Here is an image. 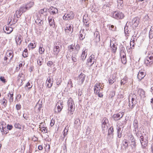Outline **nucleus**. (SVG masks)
Segmentation results:
<instances>
[{"label":"nucleus","instance_id":"1","mask_svg":"<svg viewBox=\"0 0 153 153\" xmlns=\"http://www.w3.org/2000/svg\"><path fill=\"white\" fill-rule=\"evenodd\" d=\"M68 114L71 116L73 114L74 111L75 104L73 99L70 98L68 102Z\"/></svg>","mask_w":153,"mask_h":153},{"label":"nucleus","instance_id":"2","mask_svg":"<svg viewBox=\"0 0 153 153\" xmlns=\"http://www.w3.org/2000/svg\"><path fill=\"white\" fill-rule=\"evenodd\" d=\"M136 95L134 94H131L130 95L128 105L129 108V109L131 110L135 106L137 103V101L135 100V98L136 99Z\"/></svg>","mask_w":153,"mask_h":153},{"label":"nucleus","instance_id":"3","mask_svg":"<svg viewBox=\"0 0 153 153\" xmlns=\"http://www.w3.org/2000/svg\"><path fill=\"white\" fill-rule=\"evenodd\" d=\"M74 13L72 11H70L65 13L63 17V19L65 20H69L72 19L74 17Z\"/></svg>","mask_w":153,"mask_h":153},{"label":"nucleus","instance_id":"4","mask_svg":"<svg viewBox=\"0 0 153 153\" xmlns=\"http://www.w3.org/2000/svg\"><path fill=\"white\" fill-rule=\"evenodd\" d=\"M96 61L94 56L92 54L88 59L86 65L89 67H91Z\"/></svg>","mask_w":153,"mask_h":153},{"label":"nucleus","instance_id":"5","mask_svg":"<svg viewBox=\"0 0 153 153\" xmlns=\"http://www.w3.org/2000/svg\"><path fill=\"white\" fill-rule=\"evenodd\" d=\"M113 16L116 19H122L123 18L124 15L121 12L115 11L113 13Z\"/></svg>","mask_w":153,"mask_h":153},{"label":"nucleus","instance_id":"6","mask_svg":"<svg viewBox=\"0 0 153 153\" xmlns=\"http://www.w3.org/2000/svg\"><path fill=\"white\" fill-rule=\"evenodd\" d=\"M85 77V75L82 74L81 73L77 77V82L78 84L79 85H81L83 83Z\"/></svg>","mask_w":153,"mask_h":153},{"label":"nucleus","instance_id":"7","mask_svg":"<svg viewBox=\"0 0 153 153\" xmlns=\"http://www.w3.org/2000/svg\"><path fill=\"white\" fill-rule=\"evenodd\" d=\"M73 27L72 25L70 24H67L66 25L65 30L66 34L71 33L73 32Z\"/></svg>","mask_w":153,"mask_h":153},{"label":"nucleus","instance_id":"8","mask_svg":"<svg viewBox=\"0 0 153 153\" xmlns=\"http://www.w3.org/2000/svg\"><path fill=\"white\" fill-rule=\"evenodd\" d=\"M153 57L150 56L147 57L145 61V63L147 66H151L153 63Z\"/></svg>","mask_w":153,"mask_h":153},{"label":"nucleus","instance_id":"9","mask_svg":"<svg viewBox=\"0 0 153 153\" xmlns=\"http://www.w3.org/2000/svg\"><path fill=\"white\" fill-rule=\"evenodd\" d=\"M59 42H58L57 43H56V45H55V46L53 48V52L54 53V54L56 55V56H57L59 53V52L60 49H61V46H59V45H58L57 43H58V45L59 44Z\"/></svg>","mask_w":153,"mask_h":153},{"label":"nucleus","instance_id":"10","mask_svg":"<svg viewBox=\"0 0 153 153\" xmlns=\"http://www.w3.org/2000/svg\"><path fill=\"white\" fill-rule=\"evenodd\" d=\"M124 114V113L123 112L122 113L119 112L117 114H114L113 116V118L114 120H120L121 118L122 117Z\"/></svg>","mask_w":153,"mask_h":153},{"label":"nucleus","instance_id":"11","mask_svg":"<svg viewBox=\"0 0 153 153\" xmlns=\"http://www.w3.org/2000/svg\"><path fill=\"white\" fill-rule=\"evenodd\" d=\"M133 126L134 128V131H135V133H136V135L137 136L138 133L139 134L140 132L138 131V124L137 120L135 119L134 120L133 123Z\"/></svg>","mask_w":153,"mask_h":153},{"label":"nucleus","instance_id":"12","mask_svg":"<svg viewBox=\"0 0 153 153\" xmlns=\"http://www.w3.org/2000/svg\"><path fill=\"white\" fill-rule=\"evenodd\" d=\"M140 141L142 147L144 149L146 148V146H147V144L148 143V141L145 139L144 140L143 138V136H141L140 137Z\"/></svg>","mask_w":153,"mask_h":153},{"label":"nucleus","instance_id":"13","mask_svg":"<svg viewBox=\"0 0 153 153\" xmlns=\"http://www.w3.org/2000/svg\"><path fill=\"white\" fill-rule=\"evenodd\" d=\"M87 50L85 48L83 49L82 54L80 56V60L83 61L85 59L87 55Z\"/></svg>","mask_w":153,"mask_h":153},{"label":"nucleus","instance_id":"14","mask_svg":"<svg viewBox=\"0 0 153 153\" xmlns=\"http://www.w3.org/2000/svg\"><path fill=\"white\" fill-rule=\"evenodd\" d=\"M63 103L61 101H59L56 104V106H57V112L55 111V112L57 113L60 112L62 110L63 106Z\"/></svg>","mask_w":153,"mask_h":153},{"label":"nucleus","instance_id":"15","mask_svg":"<svg viewBox=\"0 0 153 153\" xmlns=\"http://www.w3.org/2000/svg\"><path fill=\"white\" fill-rule=\"evenodd\" d=\"M48 21L50 26L53 27L55 26V23L53 17L51 16H49L48 18Z\"/></svg>","mask_w":153,"mask_h":153},{"label":"nucleus","instance_id":"16","mask_svg":"<svg viewBox=\"0 0 153 153\" xmlns=\"http://www.w3.org/2000/svg\"><path fill=\"white\" fill-rule=\"evenodd\" d=\"M146 74L145 73L142 71H140L137 75V78L139 81L142 80L146 76Z\"/></svg>","mask_w":153,"mask_h":153},{"label":"nucleus","instance_id":"17","mask_svg":"<svg viewBox=\"0 0 153 153\" xmlns=\"http://www.w3.org/2000/svg\"><path fill=\"white\" fill-rule=\"evenodd\" d=\"M43 124V126H42L41 125H39V128H40V131L42 132L43 133H46L48 132V131L47 130V128L45 127V123H44L42 122L40 123L41 124Z\"/></svg>","mask_w":153,"mask_h":153},{"label":"nucleus","instance_id":"18","mask_svg":"<svg viewBox=\"0 0 153 153\" xmlns=\"http://www.w3.org/2000/svg\"><path fill=\"white\" fill-rule=\"evenodd\" d=\"M102 88H101L100 84H98L96 83L94 87V92L95 94L98 93L101 91Z\"/></svg>","mask_w":153,"mask_h":153},{"label":"nucleus","instance_id":"19","mask_svg":"<svg viewBox=\"0 0 153 153\" xmlns=\"http://www.w3.org/2000/svg\"><path fill=\"white\" fill-rule=\"evenodd\" d=\"M53 81L51 80V78L50 76H48L46 84L47 86L49 88H51L52 85Z\"/></svg>","mask_w":153,"mask_h":153},{"label":"nucleus","instance_id":"20","mask_svg":"<svg viewBox=\"0 0 153 153\" xmlns=\"http://www.w3.org/2000/svg\"><path fill=\"white\" fill-rule=\"evenodd\" d=\"M0 102L2 108H4L6 107L7 105V101L5 98H4L2 99H1Z\"/></svg>","mask_w":153,"mask_h":153},{"label":"nucleus","instance_id":"21","mask_svg":"<svg viewBox=\"0 0 153 153\" xmlns=\"http://www.w3.org/2000/svg\"><path fill=\"white\" fill-rule=\"evenodd\" d=\"M138 94L141 98L145 97V91L142 89H139L138 90Z\"/></svg>","mask_w":153,"mask_h":153},{"label":"nucleus","instance_id":"22","mask_svg":"<svg viewBox=\"0 0 153 153\" xmlns=\"http://www.w3.org/2000/svg\"><path fill=\"white\" fill-rule=\"evenodd\" d=\"M139 19L138 18L135 17L133 19L132 23L135 27H137L139 23Z\"/></svg>","mask_w":153,"mask_h":153},{"label":"nucleus","instance_id":"23","mask_svg":"<svg viewBox=\"0 0 153 153\" xmlns=\"http://www.w3.org/2000/svg\"><path fill=\"white\" fill-rule=\"evenodd\" d=\"M85 33L84 32V30L82 29L80 31V34L79 38L80 40H83L85 38Z\"/></svg>","mask_w":153,"mask_h":153},{"label":"nucleus","instance_id":"24","mask_svg":"<svg viewBox=\"0 0 153 153\" xmlns=\"http://www.w3.org/2000/svg\"><path fill=\"white\" fill-rule=\"evenodd\" d=\"M7 57L10 58V60H11L13 57L14 53L12 51H9L7 52Z\"/></svg>","mask_w":153,"mask_h":153},{"label":"nucleus","instance_id":"25","mask_svg":"<svg viewBox=\"0 0 153 153\" xmlns=\"http://www.w3.org/2000/svg\"><path fill=\"white\" fill-rule=\"evenodd\" d=\"M13 93L12 92V93H9L7 95V97L9 100V102L10 103L13 101Z\"/></svg>","mask_w":153,"mask_h":153},{"label":"nucleus","instance_id":"26","mask_svg":"<svg viewBox=\"0 0 153 153\" xmlns=\"http://www.w3.org/2000/svg\"><path fill=\"white\" fill-rule=\"evenodd\" d=\"M110 46H111V52L114 54H115L117 49V46L114 44H113L112 46L111 42L110 43Z\"/></svg>","mask_w":153,"mask_h":153},{"label":"nucleus","instance_id":"27","mask_svg":"<svg viewBox=\"0 0 153 153\" xmlns=\"http://www.w3.org/2000/svg\"><path fill=\"white\" fill-rule=\"evenodd\" d=\"M58 13V10L56 8H54L53 7H51V10H50V13L51 14L54 15L56 13Z\"/></svg>","mask_w":153,"mask_h":153},{"label":"nucleus","instance_id":"28","mask_svg":"<svg viewBox=\"0 0 153 153\" xmlns=\"http://www.w3.org/2000/svg\"><path fill=\"white\" fill-rule=\"evenodd\" d=\"M5 28L6 30V32L5 33L7 34L10 33L13 30V29L11 27L5 26L4 27L3 29H4Z\"/></svg>","mask_w":153,"mask_h":153},{"label":"nucleus","instance_id":"29","mask_svg":"<svg viewBox=\"0 0 153 153\" xmlns=\"http://www.w3.org/2000/svg\"><path fill=\"white\" fill-rule=\"evenodd\" d=\"M22 38L21 36H19L18 38H16V41L17 45H20L21 44V42L22 40Z\"/></svg>","mask_w":153,"mask_h":153},{"label":"nucleus","instance_id":"30","mask_svg":"<svg viewBox=\"0 0 153 153\" xmlns=\"http://www.w3.org/2000/svg\"><path fill=\"white\" fill-rule=\"evenodd\" d=\"M125 48L123 45H121L120 47V55L126 54Z\"/></svg>","mask_w":153,"mask_h":153},{"label":"nucleus","instance_id":"31","mask_svg":"<svg viewBox=\"0 0 153 153\" xmlns=\"http://www.w3.org/2000/svg\"><path fill=\"white\" fill-rule=\"evenodd\" d=\"M35 23L39 25H42L43 24V21L40 19L39 17H37V19L35 20Z\"/></svg>","mask_w":153,"mask_h":153},{"label":"nucleus","instance_id":"32","mask_svg":"<svg viewBox=\"0 0 153 153\" xmlns=\"http://www.w3.org/2000/svg\"><path fill=\"white\" fill-rule=\"evenodd\" d=\"M78 53L76 52H73L72 59V60L74 62H76L77 61V56L76 55Z\"/></svg>","mask_w":153,"mask_h":153},{"label":"nucleus","instance_id":"33","mask_svg":"<svg viewBox=\"0 0 153 153\" xmlns=\"http://www.w3.org/2000/svg\"><path fill=\"white\" fill-rule=\"evenodd\" d=\"M117 7L119 9H122L123 6V1H122L117 0Z\"/></svg>","mask_w":153,"mask_h":153},{"label":"nucleus","instance_id":"34","mask_svg":"<svg viewBox=\"0 0 153 153\" xmlns=\"http://www.w3.org/2000/svg\"><path fill=\"white\" fill-rule=\"evenodd\" d=\"M120 56L121 57V60L122 63L123 64H126V54H123V55H120Z\"/></svg>","mask_w":153,"mask_h":153},{"label":"nucleus","instance_id":"35","mask_svg":"<svg viewBox=\"0 0 153 153\" xmlns=\"http://www.w3.org/2000/svg\"><path fill=\"white\" fill-rule=\"evenodd\" d=\"M127 80L128 77L126 76H125L124 78L121 81L120 83L121 85L125 84L127 82Z\"/></svg>","mask_w":153,"mask_h":153},{"label":"nucleus","instance_id":"36","mask_svg":"<svg viewBox=\"0 0 153 153\" xmlns=\"http://www.w3.org/2000/svg\"><path fill=\"white\" fill-rule=\"evenodd\" d=\"M22 13L20 11V10L19 9L16 11L15 14H14V16H15L16 14V16L17 18H19L22 15Z\"/></svg>","mask_w":153,"mask_h":153},{"label":"nucleus","instance_id":"37","mask_svg":"<svg viewBox=\"0 0 153 153\" xmlns=\"http://www.w3.org/2000/svg\"><path fill=\"white\" fill-rule=\"evenodd\" d=\"M117 137L119 138H120L121 137V133L120 132V131H121V128L119 126L117 127Z\"/></svg>","mask_w":153,"mask_h":153},{"label":"nucleus","instance_id":"38","mask_svg":"<svg viewBox=\"0 0 153 153\" xmlns=\"http://www.w3.org/2000/svg\"><path fill=\"white\" fill-rule=\"evenodd\" d=\"M102 131L104 133L106 131L108 128L107 124H102Z\"/></svg>","mask_w":153,"mask_h":153},{"label":"nucleus","instance_id":"39","mask_svg":"<svg viewBox=\"0 0 153 153\" xmlns=\"http://www.w3.org/2000/svg\"><path fill=\"white\" fill-rule=\"evenodd\" d=\"M19 9L22 13L25 12L27 10L25 5L22 6Z\"/></svg>","mask_w":153,"mask_h":153},{"label":"nucleus","instance_id":"40","mask_svg":"<svg viewBox=\"0 0 153 153\" xmlns=\"http://www.w3.org/2000/svg\"><path fill=\"white\" fill-rule=\"evenodd\" d=\"M96 36L94 39V41L96 42H99L100 40V35L99 33H96Z\"/></svg>","mask_w":153,"mask_h":153},{"label":"nucleus","instance_id":"41","mask_svg":"<svg viewBox=\"0 0 153 153\" xmlns=\"http://www.w3.org/2000/svg\"><path fill=\"white\" fill-rule=\"evenodd\" d=\"M74 50L73 52L78 53V51L80 49V46L79 44H77L74 47Z\"/></svg>","mask_w":153,"mask_h":153},{"label":"nucleus","instance_id":"42","mask_svg":"<svg viewBox=\"0 0 153 153\" xmlns=\"http://www.w3.org/2000/svg\"><path fill=\"white\" fill-rule=\"evenodd\" d=\"M83 22L84 23V24L85 25V27H89V23L88 22V20H87L86 19H84V18H83Z\"/></svg>","mask_w":153,"mask_h":153},{"label":"nucleus","instance_id":"43","mask_svg":"<svg viewBox=\"0 0 153 153\" xmlns=\"http://www.w3.org/2000/svg\"><path fill=\"white\" fill-rule=\"evenodd\" d=\"M34 4V3L33 2H30V3L27 4L25 6L28 10V9L32 7L33 5Z\"/></svg>","mask_w":153,"mask_h":153},{"label":"nucleus","instance_id":"44","mask_svg":"<svg viewBox=\"0 0 153 153\" xmlns=\"http://www.w3.org/2000/svg\"><path fill=\"white\" fill-rule=\"evenodd\" d=\"M108 122V119L106 118H104L102 121V124H107Z\"/></svg>","mask_w":153,"mask_h":153},{"label":"nucleus","instance_id":"45","mask_svg":"<svg viewBox=\"0 0 153 153\" xmlns=\"http://www.w3.org/2000/svg\"><path fill=\"white\" fill-rule=\"evenodd\" d=\"M45 49L42 47L40 46L39 48V53L41 54H43L44 53Z\"/></svg>","mask_w":153,"mask_h":153},{"label":"nucleus","instance_id":"46","mask_svg":"<svg viewBox=\"0 0 153 153\" xmlns=\"http://www.w3.org/2000/svg\"><path fill=\"white\" fill-rule=\"evenodd\" d=\"M36 46V45L35 44V43H31L29 44L28 45V47L30 48H31L32 49H33L35 48Z\"/></svg>","mask_w":153,"mask_h":153},{"label":"nucleus","instance_id":"47","mask_svg":"<svg viewBox=\"0 0 153 153\" xmlns=\"http://www.w3.org/2000/svg\"><path fill=\"white\" fill-rule=\"evenodd\" d=\"M114 131L113 127L112 126L108 130V135H110L111 134H112Z\"/></svg>","mask_w":153,"mask_h":153},{"label":"nucleus","instance_id":"48","mask_svg":"<svg viewBox=\"0 0 153 153\" xmlns=\"http://www.w3.org/2000/svg\"><path fill=\"white\" fill-rule=\"evenodd\" d=\"M14 126L15 128L18 129H21V125L18 123H16L14 125Z\"/></svg>","mask_w":153,"mask_h":153},{"label":"nucleus","instance_id":"49","mask_svg":"<svg viewBox=\"0 0 153 153\" xmlns=\"http://www.w3.org/2000/svg\"><path fill=\"white\" fill-rule=\"evenodd\" d=\"M123 143L125 148H126L128 147V143L126 140H124L123 142Z\"/></svg>","mask_w":153,"mask_h":153},{"label":"nucleus","instance_id":"50","mask_svg":"<svg viewBox=\"0 0 153 153\" xmlns=\"http://www.w3.org/2000/svg\"><path fill=\"white\" fill-rule=\"evenodd\" d=\"M114 76H113L112 77L108 79V81L109 83L111 84H112L114 82Z\"/></svg>","mask_w":153,"mask_h":153},{"label":"nucleus","instance_id":"51","mask_svg":"<svg viewBox=\"0 0 153 153\" xmlns=\"http://www.w3.org/2000/svg\"><path fill=\"white\" fill-rule=\"evenodd\" d=\"M2 130H1V131L2 132H3L4 133L7 134V133L8 132V130H6V128L5 127H4L3 126H2Z\"/></svg>","mask_w":153,"mask_h":153},{"label":"nucleus","instance_id":"52","mask_svg":"<svg viewBox=\"0 0 153 153\" xmlns=\"http://www.w3.org/2000/svg\"><path fill=\"white\" fill-rule=\"evenodd\" d=\"M102 88L101 91L99 92L98 93H96V94H97L98 96L100 97H102L103 96V95L102 94L103 91H102Z\"/></svg>","mask_w":153,"mask_h":153},{"label":"nucleus","instance_id":"53","mask_svg":"<svg viewBox=\"0 0 153 153\" xmlns=\"http://www.w3.org/2000/svg\"><path fill=\"white\" fill-rule=\"evenodd\" d=\"M149 38L150 39H152L153 38V33L152 29H151L149 32Z\"/></svg>","mask_w":153,"mask_h":153},{"label":"nucleus","instance_id":"54","mask_svg":"<svg viewBox=\"0 0 153 153\" xmlns=\"http://www.w3.org/2000/svg\"><path fill=\"white\" fill-rule=\"evenodd\" d=\"M68 131V130L67 129H66V128L63 131V135L64 136L63 138L65 137V136H66L67 134V132Z\"/></svg>","mask_w":153,"mask_h":153},{"label":"nucleus","instance_id":"55","mask_svg":"<svg viewBox=\"0 0 153 153\" xmlns=\"http://www.w3.org/2000/svg\"><path fill=\"white\" fill-rule=\"evenodd\" d=\"M116 27H114L113 25H111V27H109V29L113 31H114L115 30Z\"/></svg>","mask_w":153,"mask_h":153},{"label":"nucleus","instance_id":"56","mask_svg":"<svg viewBox=\"0 0 153 153\" xmlns=\"http://www.w3.org/2000/svg\"><path fill=\"white\" fill-rule=\"evenodd\" d=\"M46 11V9H42L39 11V13L40 14H43L44 12Z\"/></svg>","mask_w":153,"mask_h":153},{"label":"nucleus","instance_id":"57","mask_svg":"<svg viewBox=\"0 0 153 153\" xmlns=\"http://www.w3.org/2000/svg\"><path fill=\"white\" fill-rule=\"evenodd\" d=\"M47 65L49 67H51L52 65H53V63L52 61H49L47 64Z\"/></svg>","mask_w":153,"mask_h":153},{"label":"nucleus","instance_id":"58","mask_svg":"<svg viewBox=\"0 0 153 153\" xmlns=\"http://www.w3.org/2000/svg\"><path fill=\"white\" fill-rule=\"evenodd\" d=\"M0 80L1 81L4 83H5L6 82V79L3 76H1L0 77Z\"/></svg>","mask_w":153,"mask_h":153},{"label":"nucleus","instance_id":"59","mask_svg":"<svg viewBox=\"0 0 153 153\" xmlns=\"http://www.w3.org/2000/svg\"><path fill=\"white\" fill-rule=\"evenodd\" d=\"M16 109L18 110L20 109L21 108V105H20V104H17L16 105Z\"/></svg>","mask_w":153,"mask_h":153},{"label":"nucleus","instance_id":"60","mask_svg":"<svg viewBox=\"0 0 153 153\" xmlns=\"http://www.w3.org/2000/svg\"><path fill=\"white\" fill-rule=\"evenodd\" d=\"M129 137H130V139L131 140V143L135 141V140L132 135H130Z\"/></svg>","mask_w":153,"mask_h":153},{"label":"nucleus","instance_id":"61","mask_svg":"<svg viewBox=\"0 0 153 153\" xmlns=\"http://www.w3.org/2000/svg\"><path fill=\"white\" fill-rule=\"evenodd\" d=\"M21 97V95L20 94H18L16 97V99L17 101H19Z\"/></svg>","mask_w":153,"mask_h":153},{"label":"nucleus","instance_id":"62","mask_svg":"<svg viewBox=\"0 0 153 153\" xmlns=\"http://www.w3.org/2000/svg\"><path fill=\"white\" fill-rule=\"evenodd\" d=\"M7 129L10 130H11L13 128V126L11 125H7Z\"/></svg>","mask_w":153,"mask_h":153},{"label":"nucleus","instance_id":"63","mask_svg":"<svg viewBox=\"0 0 153 153\" xmlns=\"http://www.w3.org/2000/svg\"><path fill=\"white\" fill-rule=\"evenodd\" d=\"M25 86L28 87V88H31L32 87V85H30V84L29 82H28Z\"/></svg>","mask_w":153,"mask_h":153},{"label":"nucleus","instance_id":"64","mask_svg":"<svg viewBox=\"0 0 153 153\" xmlns=\"http://www.w3.org/2000/svg\"><path fill=\"white\" fill-rule=\"evenodd\" d=\"M42 59H38L37 61V64L39 66H41L42 64Z\"/></svg>","mask_w":153,"mask_h":153}]
</instances>
